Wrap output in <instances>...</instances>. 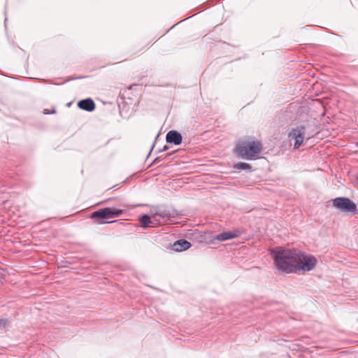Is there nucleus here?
<instances>
[{"label":"nucleus","instance_id":"f257e3e1","mask_svg":"<svg viewBox=\"0 0 358 358\" xmlns=\"http://www.w3.org/2000/svg\"><path fill=\"white\" fill-rule=\"evenodd\" d=\"M297 251V250L286 249L272 252L275 265L279 271L287 273L297 272V261L299 260Z\"/></svg>","mask_w":358,"mask_h":358},{"label":"nucleus","instance_id":"f03ea898","mask_svg":"<svg viewBox=\"0 0 358 358\" xmlns=\"http://www.w3.org/2000/svg\"><path fill=\"white\" fill-rule=\"evenodd\" d=\"M261 142L255 141H244L239 142L235 148V152L239 157L244 159H252L262 151Z\"/></svg>","mask_w":358,"mask_h":358},{"label":"nucleus","instance_id":"7ed1b4c3","mask_svg":"<svg viewBox=\"0 0 358 358\" xmlns=\"http://www.w3.org/2000/svg\"><path fill=\"white\" fill-rule=\"evenodd\" d=\"M123 210L115 208H104L99 209L91 214V218L96 220L99 224L115 222V221L108 222V220L115 218L122 215Z\"/></svg>","mask_w":358,"mask_h":358},{"label":"nucleus","instance_id":"20e7f679","mask_svg":"<svg viewBox=\"0 0 358 358\" xmlns=\"http://www.w3.org/2000/svg\"><path fill=\"white\" fill-rule=\"evenodd\" d=\"M299 261H297V271H310L314 268L317 264L316 258L313 255H305L301 251H297Z\"/></svg>","mask_w":358,"mask_h":358},{"label":"nucleus","instance_id":"39448f33","mask_svg":"<svg viewBox=\"0 0 358 358\" xmlns=\"http://www.w3.org/2000/svg\"><path fill=\"white\" fill-rule=\"evenodd\" d=\"M336 209L345 213H355L357 210L356 204L347 197H337L332 201Z\"/></svg>","mask_w":358,"mask_h":358},{"label":"nucleus","instance_id":"423d86ee","mask_svg":"<svg viewBox=\"0 0 358 358\" xmlns=\"http://www.w3.org/2000/svg\"><path fill=\"white\" fill-rule=\"evenodd\" d=\"M305 131V127L300 126L292 129L289 133V139L294 140V149H298L302 145L304 139Z\"/></svg>","mask_w":358,"mask_h":358},{"label":"nucleus","instance_id":"0eeeda50","mask_svg":"<svg viewBox=\"0 0 358 358\" xmlns=\"http://www.w3.org/2000/svg\"><path fill=\"white\" fill-rule=\"evenodd\" d=\"M159 217H161V215L157 213L154 215L152 217L144 215L140 218V222L141 226L144 228L154 227L162 222L159 219Z\"/></svg>","mask_w":358,"mask_h":358},{"label":"nucleus","instance_id":"6e6552de","mask_svg":"<svg viewBox=\"0 0 358 358\" xmlns=\"http://www.w3.org/2000/svg\"><path fill=\"white\" fill-rule=\"evenodd\" d=\"M182 139L181 134L175 130L169 131L166 136V140L168 143H173L176 145H180Z\"/></svg>","mask_w":358,"mask_h":358},{"label":"nucleus","instance_id":"1a4fd4ad","mask_svg":"<svg viewBox=\"0 0 358 358\" xmlns=\"http://www.w3.org/2000/svg\"><path fill=\"white\" fill-rule=\"evenodd\" d=\"M240 232L239 231H224L221 234H217L215 239L219 241H224L230 240L234 238H237L239 236Z\"/></svg>","mask_w":358,"mask_h":358},{"label":"nucleus","instance_id":"9d476101","mask_svg":"<svg viewBox=\"0 0 358 358\" xmlns=\"http://www.w3.org/2000/svg\"><path fill=\"white\" fill-rule=\"evenodd\" d=\"M191 247V243L185 240L180 239L174 243L173 245V249L177 252H181L189 249Z\"/></svg>","mask_w":358,"mask_h":358},{"label":"nucleus","instance_id":"9b49d317","mask_svg":"<svg viewBox=\"0 0 358 358\" xmlns=\"http://www.w3.org/2000/svg\"><path fill=\"white\" fill-rule=\"evenodd\" d=\"M78 106L80 108L89 112L94 110L95 108L94 102L91 99H86L80 101Z\"/></svg>","mask_w":358,"mask_h":358},{"label":"nucleus","instance_id":"f8f14e48","mask_svg":"<svg viewBox=\"0 0 358 358\" xmlns=\"http://www.w3.org/2000/svg\"><path fill=\"white\" fill-rule=\"evenodd\" d=\"M234 168L238 169H242V170H245V169L249 170V169H250V165L247 163L240 162V163L236 164L234 165Z\"/></svg>","mask_w":358,"mask_h":358},{"label":"nucleus","instance_id":"ddd939ff","mask_svg":"<svg viewBox=\"0 0 358 358\" xmlns=\"http://www.w3.org/2000/svg\"><path fill=\"white\" fill-rule=\"evenodd\" d=\"M8 320L6 318H1L0 319V328H4L8 324Z\"/></svg>","mask_w":358,"mask_h":358},{"label":"nucleus","instance_id":"4468645a","mask_svg":"<svg viewBox=\"0 0 358 358\" xmlns=\"http://www.w3.org/2000/svg\"><path fill=\"white\" fill-rule=\"evenodd\" d=\"M55 113V110H53L52 112H50L49 110H48L47 109L45 110V114H50V113Z\"/></svg>","mask_w":358,"mask_h":358},{"label":"nucleus","instance_id":"2eb2a0df","mask_svg":"<svg viewBox=\"0 0 358 358\" xmlns=\"http://www.w3.org/2000/svg\"><path fill=\"white\" fill-rule=\"evenodd\" d=\"M357 145H358V144H357Z\"/></svg>","mask_w":358,"mask_h":358}]
</instances>
